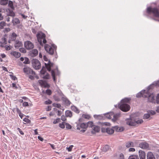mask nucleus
<instances>
[{"instance_id": "obj_1", "label": "nucleus", "mask_w": 159, "mask_h": 159, "mask_svg": "<svg viewBox=\"0 0 159 159\" xmlns=\"http://www.w3.org/2000/svg\"><path fill=\"white\" fill-rule=\"evenodd\" d=\"M45 50L50 55H53L57 49V46L54 44H46L44 47Z\"/></svg>"}, {"instance_id": "obj_2", "label": "nucleus", "mask_w": 159, "mask_h": 159, "mask_svg": "<svg viewBox=\"0 0 159 159\" xmlns=\"http://www.w3.org/2000/svg\"><path fill=\"white\" fill-rule=\"evenodd\" d=\"M23 71L25 73L29 75V78L31 80H34L35 73L30 68L28 67H26L24 68Z\"/></svg>"}, {"instance_id": "obj_3", "label": "nucleus", "mask_w": 159, "mask_h": 159, "mask_svg": "<svg viewBox=\"0 0 159 159\" xmlns=\"http://www.w3.org/2000/svg\"><path fill=\"white\" fill-rule=\"evenodd\" d=\"M45 36V34L43 33H39L37 34L38 40L40 45H42L43 43L44 44L46 43Z\"/></svg>"}, {"instance_id": "obj_4", "label": "nucleus", "mask_w": 159, "mask_h": 159, "mask_svg": "<svg viewBox=\"0 0 159 159\" xmlns=\"http://www.w3.org/2000/svg\"><path fill=\"white\" fill-rule=\"evenodd\" d=\"M126 123L127 125L130 126H135L137 124H141L143 121L142 119H140L137 121H135L131 119H127L126 120Z\"/></svg>"}, {"instance_id": "obj_5", "label": "nucleus", "mask_w": 159, "mask_h": 159, "mask_svg": "<svg viewBox=\"0 0 159 159\" xmlns=\"http://www.w3.org/2000/svg\"><path fill=\"white\" fill-rule=\"evenodd\" d=\"M146 97L145 98H148V102L152 103H155L154 95L153 93H150L148 91H146Z\"/></svg>"}, {"instance_id": "obj_6", "label": "nucleus", "mask_w": 159, "mask_h": 159, "mask_svg": "<svg viewBox=\"0 0 159 159\" xmlns=\"http://www.w3.org/2000/svg\"><path fill=\"white\" fill-rule=\"evenodd\" d=\"M147 12L148 13L152 12L155 16L159 17V12L158 9L157 8H152L149 7L147 8Z\"/></svg>"}, {"instance_id": "obj_7", "label": "nucleus", "mask_w": 159, "mask_h": 159, "mask_svg": "<svg viewBox=\"0 0 159 159\" xmlns=\"http://www.w3.org/2000/svg\"><path fill=\"white\" fill-rule=\"evenodd\" d=\"M33 67L35 69L38 70L41 68V64L39 61L36 59H33L32 61Z\"/></svg>"}, {"instance_id": "obj_8", "label": "nucleus", "mask_w": 159, "mask_h": 159, "mask_svg": "<svg viewBox=\"0 0 159 159\" xmlns=\"http://www.w3.org/2000/svg\"><path fill=\"white\" fill-rule=\"evenodd\" d=\"M119 107L121 111L124 112L129 111L130 108V106L126 103H121Z\"/></svg>"}, {"instance_id": "obj_9", "label": "nucleus", "mask_w": 159, "mask_h": 159, "mask_svg": "<svg viewBox=\"0 0 159 159\" xmlns=\"http://www.w3.org/2000/svg\"><path fill=\"white\" fill-rule=\"evenodd\" d=\"M59 74L60 72L58 69V68L57 67H56V68L52 70V77L53 80L55 82L56 81V79L55 78V76L59 75Z\"/></svg>"}, {"instance_id": "obj_10", "label": "nucleus", "mask_w": 159, "mask_h": 159, "mask_svg": "<svg viewBox=\"0 0 159 159\" xmlns=\"http://www.w3.org/2000/svg\"><path fill=\"white\" fill-rule=\"evenodd\" d=\"M139 146L140 148L143 149H148L149 148V144L146 142H142L139 144Z\"/></svg>"}, {"instance_id": "obj_11", "label": "nucleus", "mask_w": 159, "mask_h": 159, "mask_svg": "<svg viewBox=\"0 0 159 159\" xmlns=\"http://www.w3.org/2000/svg\"><path fill=\"white\" fill-rule=\"evenodd\" d=\"M24 46L28 50L32 49L34 45L30 41H27L25 43Z\"/></svg>"}, {"instance_id": "obj_12", "label": "nucleus", "mask_w": 159, "mask_h": 159, "mask_svg": "<svg viewBox=\"0 0 159 159\" xmlns=\"http://www.w3.org/2000/svg\"><path fill=\"white\" fill-rule=\"evenodd\" d=\"M139 155L140 159H145L146 154L144 151L139 150Z\"/></svg>"}, {"instance_id": "obj_13", "label": "nucleus", "mask_w": 159, "mask_h": 159, "mask_svg": "<svg viewBox=\"0 0 159 159\" xmlns=\"http://www.w3.org/2000/svg\"><path fill=\"white\" fill-rule=\"evenodd\" d=\"M146 92V91L145 90L142 91L137 94L136 97L137 98H140L142 97L143 98H145V97H146V94L147 93Z\"/></svg>"}, {"instance_id": "obj_14", "label": "nucleus", "mask_w": 159, "mask_h": 159, "mask_svg": "<svg viewBox=\"0 0 159 159\" xmlns=\"http://www.w3.org/2000/svg\"><path fill=\"white\" fill-rule=\"evenodd\" d=\"M79 126H80L82 128L86 129L87 128V124L84 123H82L77 125V129L80 130V128L79 127Z\"/></svg>"}, {"instance_id": "obj_15", "label": "nucleus", "mask_w": 159, "mask_h": 159, "mask_svg": "<svg viewBox=\"0 0 159 159\" xmlns=\"http://www.w3.org/2000/svg\"><path fill=\"white\" fill-rule=\"evenodd\" d=\"M147 159H155V158L152 152H149L147 154Z\"/></svg>"}, {"instance_id": "obj_16", "label": "nucleus", "mask_w": 159, "mask_h": 159, "mask_svg": "<svg viewBox=\"0 0 159 159\" xmlns=\"http://www.w3.org/2000/svg\"><path fill=\"white\" fill-rule=\"evenodd\" d=\"M93 130L92 131V133L94 134L97 132H98L100 130V129L99 127L94 125L92 128Z\"/></svg>"}, {"instance_id": "obj_17", "label": "nucleus", "mask_w": 159, "mask_h": 159, "mask_svg": "<svg viewBox=\"0 0 159 159\" xmlns=\"http://www.w3.org/2000/svg\"><path fill=\"white\" fill-rule=\"evenodd\" d=\"M23 46L22 43L19 41L16 40L14 45L15 47L16 48H18Z\"/></svg>"}, {"instance_id": "obj_18", "label": "nucleus", "mask_w": 159, "mask_h": 159, "mask_svg": "<svg viewBox=\"0 0 159 159\" xmlns=\"http://www.w3.org/2000/svg\"><path fill=\"white\" fill-rule=\"evenodd\" d=\"M11 54L16 58H19L21 56V54L20 52L16 51L11 52Z\"/></svg>"}, {"instance_id": "obj_19", "label": "nucleus", "mask_w": 159, "mask_h": 159, "mask_svg": "<svg viewBox=\"0 0 159 159\" xmlns=\"http://www.w3.org/2000/svg\"><path fill=\"white\" fill-rule=\"evenodd\" d=\"M17 36V35L14 33H12L10 36V39L9 41V42L10 43V41L15 40Z\"/></svg>"}, {"instance_id": "obj_20", "label": "nucleus", "mask_w": 159, "mask_h": 159, "mask_svg": "<svg viewBox=\"0 0 159 159\" xmlns=\"http://www.w3.org/2000/svg\"><path fill=\"white\" fill-rule=\"evenodd\" d=\"M0 46L2 47H3L4 45L7 44V41L5 38H2L1 39Z\"/></svg>"}, {"instance_id": "obj_21", "label": "nucleus", "mask_w": 159, "mask_h": 159, "mask_svg": "<svg viewBox=\"0 0 159 159\" xmlns=\"http://www.w3.org/2000/svg\"><path fill=\"white\" fill-rule=\"evenodd\" d=\"M116 131L118 132L123 131L124 130V128L123 127H119L116 126L114 127Z\"/></svg>"}, {"instance_id": "obj_22", "label": "nucleus", "mask_w": 159, "mask_h": 159, "mask_svg": "<svg viewBox=\"0 0 159 159\" xmlns=\"http://www.w3.org/2000/svg\"><path fill=\"white\" fill-rule=\"evenodd\" d=\"M120 116V114L119 113H117L116 114H114L113 113V117L112 119V120L113 121H115L116 120H117L118 118H119Z\"/></svg>"}, {"instance_id": "obj_23", "label": "nucleus", "mask_w": 159, "mask_h": 159, "mask_svg": "<svg viewBox=\"0 0 159 159\" xmlns=\"http://www.w3.org/2000/svg\"><path fill=\"white\" fill-rule=\"evenodd\" d=\"M126 146L127 148H129L131 147H134V144L133 142L129 141L126 143Z\"/></svg>"}, {"instance_id": "obj_24", "label": "nucleus", "mask_w": 159, "mask_h": 159, "mask_svg": "<svg viewBox=\"0 0 159 159\" xmlns=\"http://www.w3.org/2000/svg\"><path fill=\"white\" fill-rule=\"evenodd\" d=\"M30 54L32 56L35 57L38 55V51L36 49H34L32 50Z\"/></svg>"}, {"instance_id": "obj_25", "label": "nucleus", "mask_w": 159, "mask_h": 159, "mask_svg": "<svg viewBox=\"0 0 159 159\" xmlns=\"http://www.w3.org/2000/svg\"><path fill=\"white\" fill-rule=\"evenodd\" d=\"M45 66L48 70L49 71H50L51 68L52 66V64L49 61L48 64L45 63Z\"/></svg>"}, {"instance_id": "obj_26", "label": "nucleus", "mask_w": 159, "mask_h": 159, "mask_svg": "<svg viewBox=\"0 0 159 159\" xmlns=\"http://www.w3.org/2000/svg\"><path fill=\"white\" fill-rule=\"evenodd\" d=\"M12 22L14 25L19 24L20 23L19 20L17 18H13L12 20Z\"/></svg>"}, {"instance_id": "obj_27", "label": "nucleus", "mask_w": 159, "mask_h": 159, "mask_svg": "<svg viewBox=\"0 0 159 159\" xmlns=\"http://www.w3.org/2000/svg\"><path fill=\"white\" fill-rule=\"evenodd\" d=\"M106 130L107 133L109 134H112L114 132V130L111 128H107Z\"/></svg>"}, {"instance_id": "obj_28", "label": "nucleus", "mask_w": 159, "mask_h": 159, "mask_svg": "<svg viewBox=\"0 0 159 159\" xmlns=\"http://www.w3.org/2000/svg\"><path fill=\"white\" fill-rule=\"evenodd\" d=\"M39 84L43 87H45L46 86V82L42 80H39Z\"/></svg>"}, {"instance_id": "obj_29", "label": "nucleus", "mask_w": 159, "mask_h": 159, "mask_svg": "<svg viewBox=\"0 0 159 159\" xmlns=\"http://www.w3.org/2000/svg\"><path fill=\"white\" fill-rule=\"evenodd\" d=\"M7 15L8 16H10L12 17H13L15 16V14L12 11L9 9L7 11Z\"/></svg>"}, {"instance_id": "obj_30", "label": "nucleus", "mask_w": 159, "mask_h": 159, "mask_svg": "<svg viewBox=\"0 0 159 159\" xmlns=\"http://www.w3.org/2000/svg\"><path fill=\"white\" fill-rule=\"evenodd\" d=\"M8 2V0H0V4L2 5H6Z\"/></svg>"}, {"instance_id": "obj_31", "label": "nucleus", "mask_w": 159, "mask_h": 159, "mask_svg": "<svg viewBox=\"0 0 159 159\" xmlns=\"http://www.w3.org/2000/svg\"><path fill=\"white\" fill-rule=\"evenodd\" d=\"M65 114L66 117H71L72 116V113L70 111H66Z\"/></svg>"}, {"instance_id": "obj_32", "label": "nucleus", "mask_w": 159, "mask_h": 159, "mask_svg": "<svg viewBox=\"0 0 159 159\" xmlns=\"http://www.w3.org/2000/svg\"><path fill=\"white\" fill-rule=\"evenodd\" d=\"M110 149L109 146L108 145H105L102 148V151L103 152H106L108 150Z\"/></svg>"}, {"instance_id": "obj_33", "label": "nucleus", "mask_w": 159, "mask_h": 159, "mask_svg": "<svg viewBox=\"0 0 159 159\" xmlns=\"http://www.w3.org/2000/svg\"><path fill=\"white\" fill-rule=\"evenodd\" d=\"M113 113L110 112L107 113L106 115V116L108 118L110 119L112 118L113 116Z\"/></svg>"}, {"instance_id": "obj_34", "label": "nucleus", "mask_w": 159, "mask_h": 159, "mask_svg": "<svg viewBox=\"0 0 159 159\" xmlns=\"http://www.w3.org/2000/svg\"><path fill=\"white\" fill-rule=\"evenodd\" d=\"M128 159H139V157L137 155H132L130 156Z\"/></svg>"}, {"instance_id": "obj_35", "label": "nucleus", "mask_w": 159, "mask_h": 159, "mask_svg": "<svg viewBox=\"0 0 159 159\" xmlns=\"http://www.w3.org/2000/svg\"><path fill=\"white\" fill-rule=\"evenodd\" d=\"M8 2L9 7L11 9H14V8L13 7V2L11 1H9Z\"/></svg>"}, {"instance_id": "obj_36", "label": "nucleus", "mask_w": 159, "mask_h": 159, "mask_svg": "<svg viewBox=\"0 0 159 159\" xmlns=\"http://www.w3.org/2000/svg\"><path fill=\"white\" fill-rule=\"evenodd\" d=\"M6 23L4 21H2L0 23V29H2L4 26H5Z\"/></svg>"}, {"instance_id": "obj_37", "label": "nucleus", "mask_w": 159, "mask_h": 159, "mask_svg": "<svg viewBox=\"0 0 159 159\" xmlns=\"http://www.w3.org/2000/svg\"><path fill=\"white\" fill-rule=\"evenodd\" d=\"M87 127H89L92 128H93V127L94 126L93 125V123L92 121L88 122L87 124Z\"/></svg>"}, {"instance_id": "obj_38", "label": "nucleus", "mask_w": 159, "mask_h": 159, "mask_svg": "<svg viewBox=\"0 0 159 159\" xmlns=\"http://www.w3.org/2000/svg\"><path fill=\"white\" fill-rule=\"evenodd\" d=\"M129 101V99L128 98H125L121 101V103H128Z\"/></svg>"}, {"instance_id": "obj_39", "label": "nucleus", "mask_w": 159, "mask_h": 159, "mask_svg": "<svg viewBox=\"0 0 159 159\" xmlns=\"http://www.w3.org/2000/svg\"><path fill=\"white\" fill-rule=\"evenodd\" d=\"M82 117L86 119H89L90 118V116L88 114H83L82 115Z\"/></svg>"}, {"instance_id": "obj_40", "label": "nucleus", "mask_w": 159, "mask_h": 159, "mask_svg": "<svg viewBox=\"0 0 159 159\" xmlns=\"http://www.w3.org/2000/svg\"><path fill=\"white\" fill-rule=\"evenodd\" d=\"M59 126L62 129H64L65 128V123L62 122V123H59Z\"/></svg>"}, {"instance_id": "obj_41", "label": "nucleus", "mask_w": 159, "mask_h": 159, "mask_svg": "<svg viewBox=\"0 0 159 159\" xmlns=\"http://www.w3.org/2000/svg\"><path fill=\"white\" fill-rule=\"evenodd\" d=\"M72 109L73 110L77 113H79L80 112L79 110L77 108V107H72Z\"/></svg>"}, {"instance_id": "obj_42", "label": "nucleus", "mask_w": 159, "mask_h": 159, "mask_svg": "<svg viewBox=\"0 0 159 159\" xmlns=\"http://www.w3.org/2000/svg\"><path fill=\"white\" fill-rule=\"evenodd\" d=\"M46 72V69L45 67H43L40 71L41 74L43 75Z\"/></svg>"}, {"instance_id": "obj_43", "label": "nucleus", "mask_w": 159, "mask_h": 159, "mask_svg": "<svg viewBox=\"0 0 159 159\" xmlns=\"http://www.w3.org/2000/svg\"><path fill=\"white\" fill-rule=\"evenodd\" d=\"M150 117V114L149 113L145 114L143 116V119H148Z\"/></svg>"}, {"instance_id": "obj_44", "label": "nucleus", "mask_w": 159, "mask_h": 159, "mask_svg": "<svg viewBox=\"0 0 159 159\" xmlns=\"http://www.w3.org/2000/svg\"><path fill=\"white\" fill-rule=\"evenodd\" d=\"M23 120L27 123H30L31 122L30 120L26 118H24L23 119Z\"/></svg>"}, {"instance_id": "obj_45", "label": "nucleus", "mask_w": 159, "mask_h": 159, "mask_svg": "<svg viewBox=\"0 0 159 159\" xmlns=\"http://www.w3.org/2000/svg\"><path fill=\"white\" fill-rule=\"evenodd\" d=\"M66 128L68 129H70L71 128V125L68 123H66Z\"/></svg>"}, {"instance_id": "obj_46", "label": "nucleus", "mask_w": 159, "mask_h": 159, "mask_svg": "<svg viewBox=\"0 0 159 159\" xmlns=\"http://www.w3.org/2000/svg\"><path fill=\"white\" fill-rule=\"evenodd\" d=\"M53 106L54 107H57L58 108H60L61 107L60 104L55 103L53 104Z\"/></svg>"}, {"instance_id": "obj_47", "label": "nucleus", "mask_w": 159, "mask_h": 159, "mask_svg": "<svg viewBox=\"0 0 159 159\" xmlns=\"http://www.w3.org/2000/svg\"><path fill=\"white\" fill-rule=\"evenodd\" d=\"M19 50L21 52L23 53H25L26 52V50L24 48H20Z\"/></svg>"}, {"instance_id": "obj_48", "label": "nucleus", "mask_w": 159, "mask_h": 159, "mask_svg": "<svg viewBox=\"0 0 159 159\" xmlns=\"http://www.w3.org/2000/svg\"><path fill=\"white\" fill-rule=\"evenodd\" d=\"M52 103V101L50 100H48L47 101H45L44 102V103L45 104H51Z\"/></svg>"}, {"instance_id": "obj_49", "label": "nucleus", "mask_w": 159, "mask_h": 159, "mask_svg": "<svg viewBox=\"0 0 159 159\" xmlns=\"http://www.w3.org/2000/svg\"><path fill=\"white\" fill-rule=\"evenodd\" d=\"M66 116L62 115L61 117V120L63 121H65L66 120Z\"/></svg>"}, {"instance_id": "obj_50", "label": "nucleus", "mask_w": 159, "mask_h": 159, "mask_svg": "<svg viewBox=\"0 0 159 159\" xmlns=\"http://www.w3.org/2000/svg\"><path fill=\"white\" fill-rule=\"evenodd\" d=\"M50 78V75L48 73L46 74L43 77V78L44 79H49Z\"/></svg>"}, {"instance_id": "obj_51", "label": "nucleus", "mask_w": 159, "mask_h": 159, "mask_svg": "<svg viewBox=\"0 0 159 159\" xmlns=\"http://www.w3.org/2000/svg\"><path fill=\"white\" fill-rule=\"evenodd\" d=\"M46 93L48 95H50L52 94L51 91L50 89H47L46 90Z\"/></svg>"}, {"instance_id": "obj_52", "label": "nucleus", "mask_w": 159, "mask_h": 159, "mask_svg": "<svg viewBox=\"0 0 159 159\" xmlns=\"http://www.w3.org/2000/svg\"><path fill=\"white\" fill-rule=\"evenodd\" d=\"M60 121V119L58 118L55 120L53 122V123L56 124Z\"/></svg>"}, {"instance_id": "obj_53", "label": "nucleus", "mask_w": 159, "mask_h": 159, "mask_svg": "<svg viewBox=\"0 0 159 159\" xmlns=\"http://www.w3.org/2000/svg\"><path fill=\"white\" fill-rule=\"evenodd\" d=\"M25 61L24 62V63L25 64H28L29 61V60L27 58H25Z\"/></svg>"}, {"instance_id": "obj_54", "label": "nucleus", "mask_w": 159, "mask_h": 159, "mask_svg": "<svg viewBox=\"0 0 159 159\" xmlns=\"http://www.w3.org/2000/svg\"><path fill=\"white\" fill-rule=\"evenodd\" d=\"M149 113L150 114V115H153L156 114V112L153 111H151L149 112Z\"/></svg>"}, {"instance_id": "obj_55", "label": "nucleus", "mask_w": 159, "mask_h": 159, "mask_svg": "<svg viewBox=\"0 0 159 159\" xmlns=\"http://www.w3.org/2000/svg\"><path fill=\"white\" fill-rule=\"evenodd\" d=\"M10 76L11 79L13 80H15L16 79H17V78H16V77L14 75H10Z\"/></svg>"}, {"instance_id": "obj_56", "label": "nucleus", "mask_w": 159, "mask_h": 159, "mask_svg": "<svg viewBox=\"0 0 159 159\" xmlns=\"http://www.w3.org/2000/svg\"><path fill=\"white\" fill-rule=\"evenodd\" d=\"M22 105L24 107H26L29 106L28 103L27 102H24L22 104Z\"/></svg>"}, {"instance_id": "obj_57", "label": "nucleus", "mask_w": 159, "mask_h": 159, "mask_svg": "<svg viewBox=\"0 0 159 159\" xmlns=\"http://www.w3.org/2000/svg\"><path fill=\"white\" fill-rule=\"evenodd\" d=\"M12 86L13 88H14V89H16L17 88V87L16 86V84L15 83H12Z\"/></svg>"}, {"instance_id": "obj_58", "label": "nucleus", "mask_w": 159, "mask_h": 159, "mask_svg": "<svg viewBox=\"0 0 159 159\" xmlns=\"http://www.w3.org/2000/svg\"><path fill=\"white\" fill-rule=\"evenodd\" d=\"M135 151V148H130L129 149V152H134Z\"/></svg>"}, {"instance_id": "obj_59", "label": "nucleus", "mask_w": 159, "mask_h": 159, "mask_svg": "<svg viewBox=\"0 0 159 159\" xmlns=\"http://www.w3.org/2000/svg\"><path fill=\"white\" fill-rule=\"evenodd\" d=\"M73 147V145H71V146H70L69 148H67L68 151L69 152H70V151H71Z\"/></svg>"}, {"instance_id": "obj_60", "label": "nucleus", "mask_w": 159, "mask_h": 159, "mask_svg": "<svg viewBox=\"0 0 159 159\" xmlns=\"http://www.w3.org/2000/svg\"><path fill=\"white\" fill-rule=\"evenodd\" d=\"M156 102L157 103H159V93L157 95L156 97Z\"/></svg>"}, {"instance_id": "obj_61", "label": "nucleus", "mask_w": 159, "mask_h": 159, "mask_svg": "<svg viewBox=\"0 0 159 159\" xmlns=\"http://www.w3.org/2000/svg\"><path fill=\"white\" fill-rule=\"evenodd\" d=\"M46 110L47 111L51 110V107L50 106H48L46 108Z\"/></svg>"}, {"instance_id": "obj_62", "label": "nucleus", "mask_w": 159, "mask_h": 159, "mask_svg": "<svg viewBox=\"0 0 159 159\" xmlns=\"http://www.w3.org/2000/svg\"><path fill=\"white\" fill-rule=\"evenodd\" d=\"M120 159H124V156L122 154H120Z\"/></svg>"}, {"instance_id": "obj_63", "label": "nucleus", "mask_w": 159, "mask_h": 159, "mask_svg": "<svg viewBox=\"0 0 159 159\" xmlns=\"http://www.w3.org/2000/svg\"><path fill=\"white\" fill-rule=\"evenodd\" d=\"M5 48L6 50H8L10 49V48L9 46L6 45L5 46Z\"/></svg>"}, {"instance_id": "obj_64", "label": "nucleus", "mask_w": 159, "mask_h": 159, "mask_svg": "<svg viewBox=\"0 0 159 159\" xmlns=\"http://www.w3.org/2000/svg\"><path fill=\"white\" fill-rule=\"evenodd\" d=\"M103 125L110 126V124L109 123L105 122L103 123Z\"/></svg>"}]
</instances>
